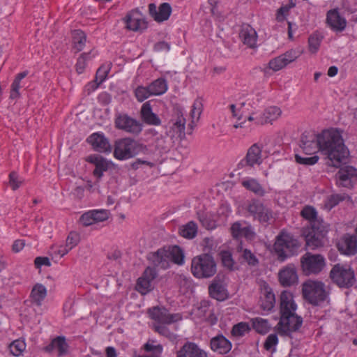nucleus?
Here are the masks:
<instances>
[{"label": "nucleus", "instance_id": "obj_55", "mask_svg": "<svg viewBox=\"0 0 357 357\" xmlns=\"http://www.w3.org/2000/svg\"><path fill=\"white\" fill-rule=\"evenodd\" d=\"M283 60H284L287 65L295 61L299 56L300 52L295 50H289L284 54L280 55Z\"/></svg>", "mask_w": 357, "mask_h": 357}, {"label": "nucleus", "instance_id": "obj_43", "mask_svg": "<svg viewBox=\"0 0 357 357\" xmlns=\"http://www.w3.org/2000/svg\"><path fill=\"white\" fill-rule=\"evenodd\" d=\"M136 288L142 294H146L152 289V282L142 276L137 280Z\"/></svg>", "mask_w": 357, "mask_h": 357}, {"label": "nucleus", "instance_id": "obj_1", "mask_svg": "<svg viewBox=\"0 0 357 357\" xmlns=\"http://www.w3.org/2000/svg\"><path fill=\"white\" fill-rule=\"evenodd\" d=\"M300 146L307 155L320 151L335 167H340L349 155L340 131L335 128L324 130L317 135L303 134Z\"/></svg>", "mask_w": 357, "mask_h": 357}, {"label": "nucleus", "instance_id": "obj_52", "mask_svg": "<svg viewBox=\"0 0 357 357\" xmlns=\"http://www.w3.org/2000/svg\"><path fill=\"white\" fill-rule=\"evenodd\" d=\"M269 68L274 71H278L283 68L287 66V63H285L284 60L282 59V56L280 55L279 56L271 59L268 63Z\"/></svg>", "mask_w": 357, "mask_h": 357}, {"label": "nucleus", "instance_id": "obj_33", "mask_svg": "<svg viewBox=\"0 0 357 357\" xmlns=\"http://www.w3.org/2000/svg\"><path fill=\"white\" fill-rule=\"evenodd\" d=\"M253 328L260 334H266L271 329V324L267 319L256 317L251 319Z\"/></svg>", "mask_w": 357, "mask_h": 357}, {"label": "nucleus", "instance_id": "obj_51", "mask_svg": "<svg viewBox=\"0 0 357 357\" xmlns=\"http://www.w3.org/2000/svg\"><path fill=\"white\" fill-rule=\"evenodd\" d=\"M202 110V109L196 108V107H192L190 112L191 122L188 124V127L191 131L195 126L196 123L199 120Z\"/></svg>", "mask_w": 357, "mask_h": 357}, {"label": "nucleus", "instance_id": "obj_4", "mask_svg": "<svg viewBox=\"0 0 357 357\" xmlns=\"http://www.w3.org/2000/svg\"><path fill=\"white\" fill-rule=\"evenodd\" d=\"M191 271L197 278H208L216 273V264L208 254H202L194 257L191 263Z\"/></svg>", "mask_w": 357, "mask_h": 357}, {"label": "nucleus", "instance_id": "obj_3", "mask_svg": "<svg viewBox=\"0 0 357 357\" xmlns=\"http://www.w3.org/2000/svg\"><path fill=\"white\" fill-rule=\"evenodd\" d=\"M146 151V146L130 137H126L115 142L114 156L118 160H127Z\"/></svg>", "mask_w": 357, "mask_h": 357}, {"label": "nucleus", "instance_id": "obj_42", "mask_svg": "<svg viewBox=\"0 0 357 357\" xmlns=\"http://www.w3.org/2000/svg\"><path fill=\"white\" fill-rule=\"evenodd\" d=\"M167 79L161 77L153 81L149 86H139L136 89H167Z\"/></svg>", "mask_w": 357, "mask_h": 357}, {"label": "nucleus", "instance_id": "obj_44", "mask_svg": "<svg viewBox=\"0 0 357 357\" xmlns=\"http://www.w3.org/2000/svg\"><path fill=\"white\" fill-rule=\"evenodd\" d=\"M240 257L243 259L249 266H255L259 264V260L254 253L250 250L245 249Z\"/></svg>", "mask_w": 357, "mask_h": 357}, {"label": "nucleus", "instance_id": "obj_57", "mask_svg": "<svg viewBox=\"0 0 357 357\" xmlns=\"http://www.w3.org/2000/svg\"><path fill=\"white\" fill-rule=\"evenodd\" d=\"M80 222L83 226H90L95 222L94 216L93 215V211H89L81 215L79 218Z\"/></svg>", "mask_w": 357, "mask_h": 357}, {"label": "nucleus", "instance_id": "obj_31", "mask_svg": "<svg viewBox=\"0 0 357 357\" xmlns=\"http://www.w3.org/2000/svg\"><path fill=\"white\" fill-rule=\"evenodd\" d=\"M241 184L245 189L252 192L256 195L262 197L266 193L261 185L255 178L244 180L242 181Z\"/></svg>", "mask_w": 357, "mask_h": 357}, {"label": "nucleus", "instance_id": "obj_48", "mask_svg": "<svg viewBox=\"0 0 357 357\" xmlns=\"http://www.w3.org/2000/svg\"><path fill=\"white\" fill-rule=\"evenodd\" d=\"M319 159V158L317 155L312 157H302L298 154L295 155L296 162L303 165H313L318 162Z\"/></svg>", "mask_w": 357, "mask_h": 357}, {"label": "nucleus", "instance_id": "obj_18", "mask_svg": "<svg viewBox=\"0 0 357 357\" xmlns=\"http://www.w3.org/2000/svg\"><path fill=\"white\" fill-rule=\"evenodd\" d=\"M169 255L170 252H169L168 247L163 248L158 250L155 252L151 253L149 259L154 266L160 267L162 269H166L169 267L171 263Z\"/></svg>", "mask_w": 357, "mask_h": 357}, {"label": "nucleus", "instance_id": "obj_6", "mask_svg": "<svg viewBox=\"0 0 357 357\" xmlns=\"http://www.w3.org/2000/svg\"><path fill=\"white\" fill-rule=\"evenodd\" d=\"M330 278L340 288L349 289L356 283L354 271L340 264L333 266L330 271Z\"/></svg>", "mask_w": 357, "mask_h": 357}, {"label": "nucleus", "instance_id": "obj_7", "mask_svg": "<svg viewBox=\"0 0 357 357\" xmlns=\"http://www.w3.org/2000/svg\"><path fill=\"white\" fill-rule=\"evenodd\" d=\"M301 265L305 275H317L324 268L326 261L321 255L306 252L301 258Z\"/></svg>", "mask_w": 357, "mask_h": 357}, {"label": "nucleus", "instance_id": "obj_14", "mask_svg": "<svg viewBox=\"0 0 357 357\" xmlns=\"http://www.w3.org/2000/svg\"><path fill=\"white\" fill-rule=\"evenodd\" d=\"M261 151V147L257 144H254L248 149L245 157L239 162L238 167L239 168L252 167L256 165H261L262 163Z\"/></svg>", "mask_w": 357, "mask_h": 357}, {"label": "nucleus", "instance_id": "obj_21", "mask_svg": "<svg viewBox=\"0 0 357 357\" xmlns=\"http://www.w3.org/2000/svg\"><path fill=\"white\" fill-rule=\"evenodd\" d=\"M176 357H208L205 351L195 343L187 342L177 351Z\"/></svg>", "mask_w": 357, "mask_h": 357}, {"label": "nucleus", "instance_id": "obj_61", "mask_svg": "<svg viewBox=\"0 0 357 357\" xmlns=\"http://www.w3.org/2000/svg\"><path fill=\"white\" fill-rule=\"evenodd\" d=\"M28 75V71H23L22 73H18L15 79H14L12 85H11V89H20V88L24 87L23 85H20V82L22 79L26 77Z\"/></svg>", "mask_w": 357, "mask_h": 357}, {"label": "nucleus", "instance_id": "obj_40", "mask_svg": "<svg viewBox=\"0 0 357 357\" xmlns=\"http://www.w3.org/2000/svg\"><path fill=\"white\" fill-rule=\"evenodd\" d=\"M301 215L306 220H309L311 224V227L312 225L316 222V225H322L317 219V211L312 206H305L301 212Z\"/></svg>", "mask_w": 357, "mask_h": 357}, {"label": "nucleus", "instance_id": "obj_19", "mask_svg": "<svg viewBox=\"0 0 357 357\" xmlns=\"http://www.w3.org/2000/svg\"><path fill=\"white\" fill-rule=\"evenodd\" d=\"M93 148L99 152L110 153L112 147L107 137L103 134L96 132L90 135L87 139Z\"/></svg>", "mask_w": 357, "mask_h": 357}, {"label": "nucleus", "instance_id": "obj_64", "mask_svg": "<svg viewBox=\"0 0 357 357\" xmlns=\"http://www.w3.org/2000/svg\"><path fill=\"white\" fill-rule=\"evenodd\" d=\"M157 275L158 273L155 268L147 267L145 269L142 277L153 282V280L157 277Z\"/></svg>", "mask_w": 357, "mask_h": 357}, {"label": "nucleus", "instance_id": "obj_5", "mask_svg": "<svg viewBox=\"0 0 357 357\" xmlns=\"http://www.w3.org/2000/svg\"><path fill=\"white\" fill-rule=\"evenodd\" d=\"M303 298L310 304L319 305L327 298L325 285L319 281L307 280L302 285Z\"/></svg>", "mask_w": 357, "mask_h": 357}, {"label": "nucleus", "instance_id": "obj_50", "mask_svg": "<svg viewBox=\"0 0 357 357\" xmlns=\"http://www.w3.org/2000/svg\"><path fill=\"white\" fill-rule=\"evenodd\" d=\"M202 110V109L196 108V107H192L190 112L191 122L188 124V127L191 131L195 126L196 123L199 120Z\"/></svg>", "mask_w": 357, "mask_h": 357}, {"label": "nucleus", "instance_id": "obj_9", "mask_svg": "<svg viewBox=\"0 0 357 357\" xmlns=\"http://www.w3.org/2000/svg\"><path fill=\"white\" fill-rule=\"evenodd\" d=\"M298 247L297 241L288 234L278 236L274 244V250L280 261H284L291 255L293 250Z\"/></svg>", "mask_w": 357, "mask_h": 357}, {"label": "nucleus", "instance_id": "obj_16", "mask_svg": "<svg viewBox=\"0 0 357 357\" xmlns=\"http://www.w3.org/2000/svg\"><path fill=\"white\" fill-rule=\"evenodd\" d=\"M336 176L340 185L349 188L357 180V169L352 166H344L340 169Z\"/></svg>", "mask_w": 357, "mask_h": 357}, {"label": "nucleus", "instance_id": "obj_8", "mask_svg": "<svg viewBox=\"0 0 357 357\" xmlns=\"http://www.w3.org/2000/svg\"><path fill=\"white\" fill-rule=\"evenodd\" d=\"M326 233L327 229L324 225H316V222H314L312 227L303 231L305 245L312 250L324 246Z\"/></svg>", "mask_w": 357, "mask_h": 357}, {"label": "nucleus", "instance_id": "obj_45", "mask_svg": "<svg viewBox=\"0 0 357 357\" xmlns=\"http://www.w3.org/2000/svg\"><path fill=\"white\" fill-rule=\"evenodd\" d=\"M25 348V342L20 340H15L10 344V351L15 356H20Z\"/></svg>", "mask_w": 357, "mask_h": 357}, {"label": "nucleus", "instance_id": "obj_60", "mask_svg": "<svg viewBox=\"0 0 357 357\" xmlns=\"http://www.w3.org/2000/svg\"><path fill=\"white\" fill-rule=\"evenodd\" d=\"M243 230L244 227H242L241 224L238 222H234L231 227V235L235 238L242 237Z\"/></svg>", "mask_w": 357, "mask_h": 357}, {"label": "nucleus", "instance_id": "obj_2", "mask_svg": "<svg viewBox=\"0 0 357 357\" xmlns=\"http://www.w3.org/2000/svg\"><path fill=\"white\" fill-rule=\"evenodd\" d=\"M296 305L290 292L284 291L280 295V319L278 324V331L280 335L290 336L297 331L303 324V319L296 315Z\"/></svg>", "mask_w": 357, "mask_h": 357}, {"label": "nucleus", "instance_id": "obj_30", "mask_svg": "<svg viewBox=\"0 0 357 357\" xmlns=\"http://www.w3.org/2000/svg\"><path fill=\"white\" fill-rule=\"evenodd\" d=\"M47 294L46 287L42 284L37 283L32 288L30 297L33 303L37 306H40L43 301L47 296Z\"/></svg>", "mask_w": 357, "mask_h": 357}, {"label": "nucleus", "instance_id": "obj_24", "mask_svg": "<svg viewBox=\"0 0 357 357\" xmlns=\"http://www.w3.org/2000/svg\"><path fill=\"white\" fill-rule=\"evenodd\" d=\"M326 22L333 30L337 31H343L347 25L346 20L341 17L335 9L331 10L327 13Z\"/></svg>", "mask_w": 357, "mask_h": 357}, {"label": "nucleus", "instance_id": "obj_27", "mask_svg": "<svg viewBox=\"0 0 357 357\" xmlns=\"http://www.w3.org/2000/svg\"><path fill=\"white\" fill-rule=\"evenodd\" d=\"M282 114V110L280 107L271 106L266 108L259 119V123L264 125L271 123L277 120Z\"/></svg>", "mask_w": 357, "mask_h": 357}, {"label": "nucleus", "instance_id": "obj_46", "mask_svg": "<svg viewBox=\"0 0 357 357\" xmlns=\"http://www.w3.org/2000/svg\"><path fill=\"white\" fill-rule=\"evenodd\" d=\"M249 330L250 327L248 324L241 322L233 326L231 334L235 337H242L245 334V333L248 332Z\"/></svg>", "mask_w": 357, "mask_h": 357}, {"label": "nucleus", "instance_id": "obj_25", "mask_svg": "<svg viewBox=\"0 0 357 357\" xmlns=\"http://www.w3.org/2000/svg\"><path fill=\"white\" fill-rule=\"evenodd\" d=\"M211 347L220 354H227L231 349V343L222 335H219L211 340Z\"/></svg>", "mask_w": 357, "mask_h": 357}, {"label": "nucleus", "instance_id": "obj_58", "mask_svg": "<svg viewBox=\"0 0 357 357\" xmlns=\"http://www.w3.org/2000/svg\"><path fill=\"white\" fill-rule=\"evenodd\" d=\"M278 343V335L275 333L270 334L266 339L264 347L266 350L269 351Z\"/></svg>", "mask_w": 357, "mask_h": 357}, {"label": "nucleus", "instance_id": "obj_17", "mask_svg": "<svg viewBox=\"0 0 357 357\" xmlns=\"http://www.w3.org/2000/svg\"><path fill=\"white\" fill-rule=\"evenodd\" d=\"M172 7L169 3H162L158 8L155 3L149 5L150 15L158 22L167 20L172 13Z\"/></svg>", "mask_w": 357, "mask_h": 357}, {"label": "nucleus", "instance_id": "obj_53", "mask_svg": "<svg viewBox=\"0 0 357 357\" xmlns=\"http://www.w3.org/2000/svg\"><path fill=\"white\" fill-rule=\"evenodd\" d=\"M79 241V236L75 232H70L66 241L65 246L69 250H71L74 247H75Z\"/></svg>", "mask_w": 357, "mask_h": 357}, {"label": "nucleus", "instance_id": "obj_36", "mask_svg": "<svg viewBox=\"0 0 357 357\" xmlns=\"http://www.w3.org/2000/svg\"><path fill=\"white\" fill-rule=\"evenodd\" d=\"M197 233V226L196 223L191 221L187 223L185 225H183L179 229V234L181 236L192 239L194 237H195L196 234Z\"/></svg>", "mask_w": 357, "mask_h": 357}, {"label": "nucleus", "instance_id": "obj_54", "mask_svg": "<svg viewBox=\"0 0 357 357\" xmlns=\"http://www.w3.org/2000/svg\"><path fill=\"white\" fill-rule=\"evenodd\" d=\"M308 43L310 52L315 53L319 48L321 39L318 35L312 34L309 37Z\"/></svg>", "mask_w": 357, "mask_h": 357}, {"label": "nucleus", "instance_id": "obj_32", "mask_svg": "<svg viewBox=\"0 0 357 357\" xmlns=\"http://www.w3.org/2000/svg\"><path fill=\"white\" fill-rule=\"evenodd\" d=\"M343 253L348 255H354L357 252V238L355 236L345 237L344 244L341 248Z\"/></svg>", "mask_w": 357, "mask_h": 357}, {"label": "nucleus", "instance_id": "obj_59", "mask_svg": "<svg viewBox=\"0 0 357 357\" xmlns=\"http://www.w3.org/2000/svg\"><path fill=\"white\" fill-rule=\"evenodd\" d=\"M51 254L54 257L59 256L60 257L66 255L70 250L65 245H52L50 248Z\"/></svg>", "mask_w": 357, "mask_h": 357}, {"label": "nucleus", "instance_id": "obj_38", "mask_svg": "<svg viewBox=\"0 0 357 357\" xmlns=\"http://www.w3.org/2000/svg\"><path fill=\"white\" fill-rule=\"evenodd\" d=\"M347 199H349L350 197L344 193L331 195L327 197V199L325 202V207L328 210H331L337 206L340 202H342Z\"/></svg>", "mask_w": 357, "mask_h": 357}, {"label": "nucleus", "instance_id": "obj_13", "mask_svg": "<svg viewBox=\"0 0 357 357\" xmlns=\"http://www.w3.org/2000/svg\"><path fill=\"white\" fill-rule=\"evenodd\" d=\"M149 314L152 319L165 324H171L182 319L181 314H170L165 307H153L149 310Z\"/></svg>", "mask_w": 357, "mask_h": 357}, {"label": "nucleus", "instance_id": "obj_29", "mask_svg": "<svg viewBox=\"0 0 357 357\" xmlns=\"http://www.w3.org/2000/svg\"><path fill=\"white\" fill-rule=\"evenodd\" d=\"M111 69V63H104L96 71L95 79L90 83L92 89H96L105 80Z\"/></svg>", "mask_w": 357, "mask_h": 357}, {"label": "nucleus", "instance_id": "obj_35", "mask_svg": "<svg viewBox=\"0 0 357 357\" xmlns=\"http://www.w3.org/2000/svg\"><path fill=\"white\" fill-rule=\"evenodd\" d=\"M56 349L59 351V356H62L66 353L68 344L64 337H57L52 340V343L46 347L47 351Z\"/></svg>", "mask_w": 357, "mask_h": 357}, {"label": "nucleus", "instance_id": "obj_56", "mask_svg": "<svg viewBox=\"0 0 357 357\" xmlns=\"http://www.w3.org/2000/svg\"><path fill=\"white\" fill-rule=\"evenodd\" d=\"M95 222H102L109 218V212L105 209L92 210Z\"/></svg>", "mask_w": 357, "mask_h": 357}, {"label": "nucleus", "instance_id": "obj_11", "mask_svg": "<svg viewBox=\"0 0 357 357\" xmlns=\"http://www.w3.org/2000/svg\"><path fill=\"white\" fill-rule=\"evenodd\" d=\"M246 210L255 219L258 220L261 223H267L273 218L272 211L257 199L251 200L248 203Z\"/></svg>", "mask_w": 357, "mask_h": 357}, {"label": "nucleus", "instance_id": "obj_49", "mask_svg": "<svg viewBox=\"0 0 357 357\" xmlns=\"http://www.w3.org/2000/svg\"><path fill=\"white\" fill-rule=\"evenodd\" d=\"M220 255L223 266L229 270H232L234 266V261L231 252L229 251H222Z\"/></svg>", "mask_w": 357, "mask_h": 357}, {"label": "nucleus", "instance_id": "obj_37", "mask_svg": "<svg viewBox=\"0 0 357 357\" xmlns=\"http://www.w3.org/2000/svg\"><path fill=\"white\" fill-rule=\"evenodd\" d=\"M169 252H170L169 257L171 262L181 265L184 262V253L180 247L177 245L168 247Z\"/></svg>", "mask_w": 357, "mask_h": 357}, {"label": "nucleus", "instance_id": "obj_47", "mask_svg": "<svg viewBox=\"0 0 357 357\" xmlns=\"http://www.w3.org/2000/svg\"><path fill=\"white\" fill-rule=\"evenodd\" d=\"M166 91H135L137 99L139 102H142L151 95L160 96Z\"/></svg>", "mask_w": 357, "mask_h": 357}, {"label": "nucleus", "instance_id": "obj_26", "mask_svg": "<svg viewBox=\"0 0 357 357\" xmlns=\"http://www.w3.org/2000/svg\"><path fill=\"white\" fill-rule=\"evenodd\" d=\"M140 112L142 118L146 123L153 126L160 125L161 121L160 118L152 112L151 105L149 102L143 104Z\"/></svg>", "mask_w": 357, "mask_h": 357}, {"label": "nucleus", "instance_id": "obj_34", "mask_svg": "<svg viewBox=\"0 0 357 357\" xmlns=\"http://www.w3.org/2000/svg\"><path fill=\"white\" fill-rule=\"evenodd\" d=\"M73 48L76 50L77 52L82 51L86 44V36L85 33L81 30H75L73 33Z\"/></svg>", "mask_w": 357, "mask_h": 357}, {"label": "nucleus", "instance_id": "obj_15", "mask_svg": "<svg viewBox=\"0 0 357 357\" xmlns=\"http://www.w3.org/2000/svg\"><path fill=\"white\" fill-rule=\"evenodd\" d=\"M125 22L126 28L133 31H142L147 28L146 20L142 17V15L137 9L128 13L125 17Z\"/></svg>", "mask_w": 357, "mask_h": 357}, {"label": "nucleus", "instance_id": "obj_12", "mask_svg": "<svg viewBox=\"0 0 357 357\" xmlns=\"http://www.w3.org/2000/svg\"><path fill=\"white\" fill-rule=\"evenodd\" d=\"M115 126L119 130L135 135L142 130V124L127 114H119L115 119Z\"/></svg>", "mask_w": 357, "mask_h": 357}, {"label": "nucleus", "instance_id": "obj_20", "mask_svg": "<svg viewBox=\"0 0 357 357\" xmlns=\"http://www.w3.org/2000/svg\"><path fill=\"white\" fill-rule=\"evenodd\" d=\"M239 38L241 42L250 48L255 47L257 34L256 31L249 24H244L241 26Z\"/></svg>", "mask_w": 357, "mask_h": 357}, {"label": "nucleus", "instance_id": "obj_41", "mask_svg": "<svg viewBox=\"0 0 357 357\" xmlns=\"http://www.w3.org/2000/svg\"><path fill=\"white\" fill-rule=\"evenodd\" d=\"M91 51L88 53H82L80 54L79 58L77 59V63L75 64V70L78 74H82L84 73L87 61L90 60L95 55H91Z\"/></svg>", "mask_w": 357, "mask_h": 357}, {"label": "nucleus", "instance_id": "obj_10", "mask_svg": "<svg viewBox=\"0 0 357 357\" xmlns=\"http://www.w3.org/2000/svg\"><path fill=\"white\" fill-rule=\"evenodd\" d=\"M186 119L183 116L182 109L178 106H174L173 114L169 122V130L167 131V135L171 137L176 135L179 137L185 136Z\"/></svg>", "mask_w": 357, "mask_h": 357}, {"label": "nucleus", "instance_id": "obj_39", "mask_svg": "<svg viewBox=\"0 0 357 357\" xmlns=\"http://www.w3.org/2000/svg\"><path fill=\"white\" fill-rule=\"evenodd\" d=\"M275 303V294L271 290L266 289L264 294V298L261 299V308L264 310L269 311L274 307Z\"/></svg>", "mask_w": 357, "mask_h": 357}, {"label": "nucleus", "instance_id": "obj_63", "mask_svg": "<svg viewBox=\"0 0 357 357\" xmlns=\"http://www.w3.org/2000/svg\"><path fill=\"white\" fill-rule=\"evenodd\" d=\"M34 264L36 268H40L42 266H51V262L47 257H37L34 260Z\"/></svg>", "mask_w": 357, "mask_h": 357}, {"label": "nucleus", "instance_id": "obj_23", "mask_svg": "<svg viewBox=\"0 0 357 357\" xmlns=\"http://www.w3.org/2000/svg\"><path fill=\"white\" fill-rule=\"evenodd\" d=\"M211 296L218 301H224L227 298V290L219 275H217L208 287Z\"/></svg>", "mask_w": 357, "mask_h": 357}, {"label": "nucleus", "instance_id": "obj_22", "mask_svg": "<svg viewBox=\"0 0 357 357\" xmlns=\"http://www.w3.org/2000/svg\"><path fill=\"white\" fill-rule=\"evenodd\" d=\"M278 277L283 287H290L298 281V275L294 265H289L280 271Z\"/></svg>", "mask_w": 357, "mask_h": 357}, {"label": "nucleus", "instance_id": "obj_28", "mask_svg": "<svg viewBox=\"0 0 357 357\" xmlns=\"http://www.w3.org/2000/svg\"><path fill=\"white\" fill-rule=\"evenodd\" d=\"M89 161L95 165L96 167L93 170V174L98 178H100L104 172L108 169L109 164L107 161L100 155H91Z\"/></svg>", "mask_w": 357, "mask_h": 357}, {"label": "nucleus", "instance_id": "obj_62", "mask_svg": "<svg viewBox=\"0 0 357 357\" xmlns=\"http://www.w3.org/2000/svg\"><path fill=\"white\" fill-rule=\"evenodd\" d=\"M9 184L13 190H17L23 182L18 179L17 175L15 172H11L9 175Z\"/></svg>", "mask_w": 357, "mask_h": 357}]
</instances>
